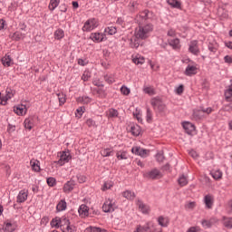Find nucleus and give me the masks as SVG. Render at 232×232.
<instances>
[{"mask_svg": "<svg viewBox=\"0 0 232 232\" xmlns=\"http://www.w3.org/2000/svg\"><path fill=\"white\" fill-rule=\"evenodd\" d=\"M57 157L59 160L54 161V163L58 166H64L72 160V154L68 150L58 152Z\"/></svg>", "mask_w": 232, "mask_h": 232, "instance_id": "f257e3e1", "label": "nucleus"}, {"mask_svg": "<svg viewBox=\"0 0 232 232\" xmlns=\"http://www.w3.org/2000/svg\"><path fill=\"white\" fill-rule=\"evenodd\" d=\"M212 112L213 109L211 107H208L207 109L194 110L192 119H194V121H200L201 119H204L207 115H209V113Z\"/></svg>", "mask_w": 232, "mask_h": 232, "instance_id": "f03ea898", "label": "nucleus"}, {"mask_svg": "<svg viewBox=\"0 0 232 232\" xmlns=\"http://www.w3.org/2000/svg\"><path fill=\"white\" fill-rule=\"evenodd\" d=\"M115 209H117L115 200L113 198H107L102 205V211H104V213H113Z\"/></svg>", "mask_w": 232, "mask_h": 232, "instance_id": "7ed1b4c3", "label": "nucleus"}, {"mask_svg": "<svg viewBox=\"0 0 232 232\" xmlns=\"http://www.w3.org/2000/svg\"><path fill=\"white\" fill-rule=\"evenodd\" d=\"M97 26H99V21L95 18H90L84 23L82 32H92V30H95Z\"/></svg>", "mask_w": 232, "mask_h": 232, "instance_id": "20e7f679", "label": "nucleus"}, {"mask_svg": "<svg viewBox=\"0 0 232 232\" xmlns=\"http://www.w3.org/2000/svg\"><path fill=\"white\" fill-rule=\"evenodd\" d=\"M150 104L156 111L162 113V111H166V104L161 102L159 98H152L150 100Z\"/></svg>", "mask_w": 232, "mask_h": 232, "instance_id": "39448f33", "label": "nucleus"}, {"mask_svg": "<svg viewBox=\"0 0 232 232\" xmlns=\"http://www.w3.org/2000/svg\"><path fill=\"white\" fill-rule=\"evenodd\" d=\"M62 224L63 225H62L61 231H63V232H77V227L70 222V219L68 218H66L65 220L62 221Z\"/></svg>", "mask_w": 232, "mask_h": 232, "instance_id": "423d86ee", "label": "nucleus"}, {"mask_svg": "<svg viewBox=\"0 0 232 232\" xmlns=\"http://www.w3.org/2000/svg\"><path fill=\"white\" fill-rule=\"evenodd\" d=\"M3 229L5 232H14L17 229V224L15 221L7 220L5 222Z\"/></svg>", "mask_w": 232, "mask_h": 232, "instance_id": "0eeeda50", "label": "nucleus"}, {"mask_svg": "<svg viewBox=\"0 0 232 232\" xmlns=\"http://www.w3.org/2000/svg\"><path fill=\"white\" fill-rule=\"evenodd\" d=\"M26 111H28V109L24 104H18L14 107V112L21 117L26 115Z\"/></svg>", "mask_w": 232, "mask_h": 232, "instance_id": "6e6552de", "label": "nucleus"}, {"mask_svg": "<svg viewBox=\"0 0 232 232\" xmlns=\"http://www.w3.org/2000/svg\"><path fill=\"white\" fill-rule=\"evenodd\" d=\"M198 72V67L195 64H188L185 70V75L191 77V75H197Z\"/></svg>", "mask_w": 232, "mask_h": 232, "instance_id": "1a4fd4ad", "label": "nucleus"}, {"mask_svg": "<svg viewBox=\"0 0 232 232\" xmlns=\"http://www.w3.org/2000/svg\"><path fill=\"white\" fill-rule=\"evenodd\" d=\"M66 218H67L66 217L53 218L52 221H51L52 227H56V228L60 227V229H62L63 222L64 220H66Z\"/></svg>", "mask_w": 232, "mask_h": 232, "instance_id": "9d476101", "label": "nucleus"}, {"mask_svg": "<svg viewBox=\"0 0 232 232\" xmlns=\"http://www.w3.org/2000/svg\"><path fill=\"white\" fill-rule=\"evenodd\" d=\"M78 213L82 218H86L88 215H90V208L88 206L82 204L78 208Z\"/></svg>", "mask_w": 232, "mask_h": 232, "instance_id": "9b49d317", "label": "nucleus"}, {"mask_svg": "<svg viewBox=\"0 0 232 232\" xmlns=\"http://www.w3.org/2000/svg\"><path fill=\"white\" fill-rule=\"evenodd\" d=\"M104 37H106V34L101 33H92L91 34L90 39H92L93 43H102V41H104Z\"/></svg>", "mask_w": 232, "mask_h": 232, "instance_id": "f8f14e48", "label": "nucleus"}, {"mask_svg": "<svg viewBox=\"0 0 232 232\" xmlns=\"http://www.w3.org/2000/svg\"><path fill=\"white\" fill-rule=\"evenodd\" d=\"M148 177L152 180H157L159 179H162V172L157 169H154L149 172Z\"/></svg>", "mask_w": 232, "mask_h": 232, "instance_id": "ddd939ff", "label": "nucleus"}, {"mask_svg": "<svg viewBox=\"0 0 232 232\" xmlns=\"http://www.w3.org/2000/svg\"><path fill=\"white\" fill-rule=\"evenodd\" d=\"M204 204L208 209H211L213 208V204L215 202V198L211 194H208L204 197Z\"/></svg>", "mask_w": 232, "mask_h": 232, "instance_id": "4468645a", "label": "nucleus"}, {"mask_svg": "<svg viewBox=\"0 0 232 232\" xmlns=\"http://www.w3.org/2000/svg\"><path fill=\"white\" fill-rule=\"evenodd\" d=\"M75 186H76L75 181H73V180L67 181L63 185V192L71 193V191H73V189H75Z\"/></svg>", "mask_w": 232, "mask_h": 232, "instance_id": "2eb2a0df", "label": "nucleus"}, {"mask_svg": "<svg viewBox=\"0 0 232 232\" xmlns=\"http://www.w3.org/2000/svg\"><path fill=\"white\" fill-rule=\"evenodd\" d=\"M27 198L28 191L21 190L16 198V202H18V204H23V202H26Z\"/></svg>", "mask_w": 232, "mask_h": 232, "instance_id": "dca6fc26", "label": "nucleus"}, {"mask_svg": "<svg viewBox=\"0 0 232 232\" xmlns=\"http://www.w3.org/2000/svg\"><path fill=\"white\" fill-rule=\"evenodd\" d=\"M188 50L190 53H193L194 55H198L200 50H198V44L197 43V41L190 42Z\"/></svg>", "mask_w": 232, "mask_h": 232, "instance_id": "f3484780", "label": "nucleus"}, {"mask_svg": "<svg viewBox=\"0 0 232 232\" xmlns=\"http://www.w3.org/2000/svg\"><path fill=\"white\" fill-rule=\"evenodd\" d=\"M128 131H130V133L134 137H139V135H140V127L139 125L132 124L128 128Z\"/></svg>", "mask_w": 232, "mask_h": 232, "instance_id": "a211bd4d", "label": "nucleus"}, {"mask_svg": "<svg viewBox=\"0 0 232 232\" xmlns=\"http://www.w3.org/2000/svg\"><path fill=\"white\" fill-rule=\"evenodd\" d=\"M183 129L185 130V131H187V133H188V135H191V133L193 131H195V125H193V123L188 122V121H185L182 124Z\"/></svg>", "mask_w": 232, "mask_h": 232, "instance_id": "6ab92c4d", "label": "nucleus"}, {"mask_svg": "<svg viewBox=\"0 0 232 232\" xmlns=\"http://www.w3.org/2000/svg\"><path fill=\"white\" fill-rule=\"evenodd\" d=\"M34 122H35V121H34V117L26 118L24 121L25 130H32V128H34V126H35Z\"/></svg>", "mask_w": 232, "mask_h": 232, "instance_id": "aec40b11", "label": "nucleus"}, {"mask_svg": "<svg viewBox=\"0 0 232 232\" xmlns=\"http://www.w3.org/2000/svg\"><path fill=\"white\" fill-rule=\"evenodd\" d=\"M158 224L161 226V227H168V226H169V218L164 216L159 217Z\"/></svg>", "mask_w": 232, "mask_h": 232, "instance_id": "412c9836", "label": "nucleus"}, {"mask_svg": "<svg viewBox=\"0 0 232 232\" xmlns=\"http://www.w3.org/2000/svg\"><path fill=\"white\" fill-rule=\"evenodd\" d=\"M169 44L173 50H180V40L179 38L169 40Z\"/></svg>", "mask_w": 232, "mask_h": 232, "instance_id": "4be33fe9", "label": "nucleus"}, {"mask_svg": "<svg viewBox=\"0 0 232 232\" xmlns=\"http://www.w3.org/2000/svg\"><path fill=\"white\" fill-rule=\"evenodd\" d=\"M131 152L134 155H139L140 157H146V150L141 149L140 147H133Z\"/></svg>", "mask_w": 232, "mask_h": 232, "instance_id": "5701e85b", "label": "nucleus"}, {"mask_svg": "<svg viewBox=\"0 0 232 232\" xmlns=\"http://www.w3.org/2000/svg\"><path fill=\"white\" fill-rule=\"evenodd\" d=\"M12 97H14V93L10 90H7L6 95L2 97L1 105L6 106V102H8V101H10V99H12Z\"/></svg>", "mask_w": 232, "mask_h": 232, "instance_id": "b1692460", "label": "nucleus"}, {"mask_svg": "<svg viewBox=\"0 0 232 232\" xmlns=\"http://www.w3.org/2000/svg\"><path fill=\"white\" fill-rule=\"evenodd\" d=\"M30 166H31L33 171H36V172L41 171V165H40L39 160H31Z\"/></svg>", "mask_w": 232, "mask_h": 232, "instance_id": "393cba45", "label": "nucleus"}, {"mask_svg": "<svg viewBox=\"0 0 232 232\" xmlns=\"http://www.w3.org/2000/svg\"><path fill=\"white\" fill-rule=\"evenodd\" d=\"M122 197H124V198H127V200H134L135 199V192H133L131 190H125L122 193Z\"/></svg>", "mask_w": 232, "mask_h": 232, "instance_id": "a878e982", "label": "nucleus"}, {"mask_svg": "<svg viewBox=\"0 0 232 232\" xmlns=\"http://www.w3.org/2000/svg\"><path fill=\"white\" fill-rule=\"evenodd\" d=\"M102 157H113V149H102L101 150Z\"/></svg>", "mask_w": 232, "mask_h": 232, "instance_id": "bb28decb", "label": "nucleus"}, {"mask_svg": "<svg viewBox=\"0 0 232 232\" xmlns=\"http://www.w3.org/2000/svg\"><path fill=\"white\" fill-rule=\"evenodd\" d=\"M76 101L79 102V104H90V102H92V98L88 96H82L77 98Z\"/></svg>", "mask_w": 232, "mask_h": 232, "instance_id": "cd10ccee", "label": "nucleus"}, {"mask_svg": "<svg viewBox=\"0 0 232 232\" xmlns=\"http://www.w3.org/2000/svg\"><path fill=\"white\" fill-rule=\"evenodd\" d=\"M59 3H61V0H50L48 8L51 12H53L55 8L59 6Z\"/></svg>", "mask_w": 232, "mask_h": 232, "instance_id": "c85d7f7f", "label": "nucleus"}, {"mask_svg": "<svg viewBox=\"0 0 232 232\" xmlns=\"http://www.w3.org/2000/svg\"><path fill=\"white\" fill-rule=\"evenodd\" d=\"M106 113L109 119H116V117H119V111L115 109H110Z\"/></svg>", "mask_w": 232, "mask_h": 232, "instance_id": "c756f323", "label": "nucleus"}, {"mask_svg": "<svg viewBox=\"0 0 232 232\" xmlns=\"http://www.w3.org/2000/svg\"><path fill=\"white\" fill-rule=\"evenodd\" d=\"M195 208H197V202L195 201H187L185 204V209L188 211H193Z\"/></svg>", "mask_w": 232, "mask_h": 232, "instance_id": "7c9ffc66", "label": "nucleus"}, {"mask_svg": "<svg viewBox=\"0 0 232 232\" xmlns=\"http://www.w3.org/2000/svg\"><path fill=\"white\" fill-rule=\"evenodd\" d=\"M85 232H108L104 228L97 227H89L85 229Z\"/></svg>", "mask_w": 232, "mask_h": 232, "instance_id": "2f4dec72", "label": "nucleus"}, {"mask_svg": "<svg viewBox=\"0 0 232 232\" xmlns=\"http://www.w3.org/2000/svg\"><path fill=\"white\" fill-rule=\"evenodd\" d=\"M60 106H63L66 102V94L63 92H58L57 94Z\"/></svg>", "mask_w": 232, "mask_h": 232, "instance_id": "473e14b6", "label": "nucleus"}, {"mask_svg": "<svg viewBox=\"0 0 232 232\" xmlns=\"http://www.w3.org/2000/svg\"><path fill=\"white\" fill-rule=\"evenodd\" d=\"M144 37H146V30L140 27L136 32V39H144Z\"/></svg>", "mask_w": 232, "mask_h": 232, "instance_id": "72a5a7b5", "label": "nucleus"}, {"mask_svg": "<svg viewBox=\"0 0 232 232\" xmlns=\"http://www.w3.org/2000/svg\"><path fill=\"white\" fill-rule=\"evenodd\" d=\"M2 63L4 66H11L12 64V58L10 55H5L2 58Z\"/></svg>", "mask_w": 232, "mask_h": 232, "instance_id": "f704fd0d", "label": "nucleus"}, {"mask_svg": "<svg viewBox=\"0 0 232 232\" xmlns=\"http://www.w3.org/2000/svg\"><path fill=\"white\" fill-rule=\"evenodd\" d=\"M105 34H107V35H115V34H117V27L115 26H110L105 28L104 30Z\"/></svg>", "mask_w": 232, "mask_h": 232, "instance_id": "c9c22d12", "label": "nucleus"}, {"mask_svg": "<svg viewBox=\"0 0 232 232\" xmlns=\"http://www.w3.org/2000/svg\"><path fill=\"white\" fill-rule=\"evenodd\" d=\"M211 176L215 180H220L222 179V171L220 169L214 170L211 172Z\"/></svg>", "mask_w": 232, "mask_h": 232, "instance_id": "e433bc0d", "label": "nucleus"}, {"mask_svg": "<svg viewBox=\"0 0 232 232\" xmlns=\"http://www.w3.org/2000/svg\"><path fill=\"white\" fill-rule=\"evenodd\" d=\"M116 157H117L118 160H126V159H128L126 151H124V150L118 151L116 153Z\"/></svg>", "mask_w": 232, "mask_h": 232, "instance_id": "4c0bfd02", "label": "nucleus"}, {"mask_svg": "<svg viewBox=\"0 0 232 232\" xmlns=\"http://www.w3.org/2000/svg\"><path fill=\"white\" fill-rule=\"evenodd\" d=\"M11 38L14 41H20V39H24V34L23 33H20V32H15L12 34Z\"/></svg>", "mask_w": 232, "mask_h": 232, "instance_id": "58836bf2", "label": "nucleus"}, {"mask_svg": "<svg viewBox=\"0 0 232 232\" xmlns=\"http://www.w3.org/2000/svg\"><path fill=\"white\" fill-rule=\"evenodd\" d=\"M133 63H134L135 64H144V63H146V59L144 58V56L137 55V56L133 59Z\"/></svg>", "mask_w": 232, "mask_h": 232, "instance_id": "ea45409f", "label": "nucleus"}, {"mask_svg": "<svg viewBox=\"0 0 232 232\" xmlns=\"http://www.w3.org/2000/svg\"><path fill=\"white\" fill-rule=\"evenodd\" d=\"M168 5L172 8H180V3L179 0H167Z\"/></svg>", "mask_w": 232, "mask_h": 232, "instance_id": "a19ab883", "label": "nucleus"}, {"mask_svg": "<svg viewBox=\"0 0 232 232\" xmlns=\"http://www.w3.org/2000/svg\"><path fill=\"white\" fill-rule=\"evenodd\" d=\"M223 224H224L225 227L231 229L232 228V218H224Z\"/></svg>", "mask_w": 232, "mask_h": 232, "instance_id": "79ce46f5", "label": "nucleus"}, {"mask_svg": "<svg viewBox=\"0 0 232 232\" xmlns=\"http://www.w3.org/2000/svg\"><path fill=\"white\" fill-rule=\"evenodd\" d=\"M57 211H64L66 209V201L61 200L56 206Z\"/></svg>", "mask_w": 232, "mask_h": 232, "instance_id": "37998d69", "label": "nucleus"}, {"mask_svg": "<svg viewBox=\"0 0 232 232\" xmlns=\"http://www.w3.org/2000/svg\"><path fill=\"white\" fill-rule=\"evenodd\" d=\"M63 37H64V31H63L62 29H58L54 32L55 39L61 40V39H63Z\"/></svg>", "mask_w": 232, "mask_h": 232, "instance_id": "c03bdc74", "label": "nucleus"}, {"mask_svg": "<svg viewBox=\"0 0 232 232\" xmlns=\"http://www.w3.org/2000/svg\"><path fill=\"white\" fill-rule=\"evenodd\" d=\"M179 186L184 187L188 185V178L186 176L181 175L178 180Z\"/></svg>", "mask_w": 232, "mask_h": 232, "instance_id": "a18cd8bd", "label": "nucleus"}, {"mask_svg": "<svg viewBox=\"0 0 232 232\" xmlns=\"http://www.w3.org/2000/svg\"><path fill=\"white\" fill-rule=\"evenodd\" d=\"M113 188V182L106 181L102 187V191H107V189H111Z\"/></svg>", "mask_w": 232, "mask_h": 232, "instance_id": "49530a36", "label": "nucleus"}, {"mask_svg": "<svg viewBox=\"0 0 232 232\" xmlns=\"http://www.w3.org/2000/svg\"><path fill=\"white\" fill-rule=\"evenodd\" d=\"M137 206L141 213H146V206L140 199L137 200Z\"/></svg>", "mask_w": 232, "mask_h": 232, "instance_id": "de8ad7c7", "label": "nucleus"}, {"mask_svg": "<svg viewBox=\"0 0 232 232\" xmlns=\"http://www.w3.org/2000/svg\"><path fill=\"white\" fill-rule=\"evenodd\" d=\"M86 109L84 107L78 108L75 113L76 117H78V119H81Z\"/></svg>", "mask_w": 232, "mask_h": 232, "instance_id": "09e8293b", "label": "nucleus"}, {"mask_svg": "<svg viewBox=\"0 0 232 232\" xmlns=\"http://www.w3.org/2000/svg\"><path fill=\"white\" fill-rule=\"evenodd\" d=\"M91 77H92V72H90L89 71H84L83 74L82 75V80L86 82V81H89Z\"/></svg>", "mask_w": 232, "mask_h": 232, "instance_id": "8fccbe9b", "label": "nucleus"}, {"mask_svg": "<svg viewBox=\"0 0 232 232\" xmlns=\"http://www.w3.org/2000/svg\"><path fill=\"white\" fill-rule=\"evenodd\" d=\"M156 226H157V225H155L152 221H149V222L147 223L146 229H147V231L151 232V231L154 229V227H155Z\"/></svg>", "mask_w": 232, "mask_h": 232, "instance_id": "3c124183", "label": "nucleus"}, {"mask_svg": "<svg viewBox=\"0 0 232 232\" xmlns=\"http://www.w3.org/2000/svg\"><path fill=\"white\" fill-rule=\"evenodd\" d=\"M226 99H231L232 97V83L231 86L225 92Z\"/></svg>", "mask_w": 232, "mask_h": 232, "instance_id": "603ef678", "label": "nucleus"}, {"mask_svg": "<svg viewBox=\"0 0 232 232\" xmlns=\"http://www.w3.org/2000/svg\"><path fill=\"white\" fill-rule=\"evenodd\" d=\"M47 184L48 186H50L51 188H53V186H55L56 184V180H55V178H48L47 179Z\"/></svg>", "mask_w": 232, "mask_h": 232, "instance_id": "864d4df0", "label": "nucleus"}, {"mask_svg": "<svg viewBox=\"0 0 232 232\" xmlns=\"http://www.w3.org/2000/svg\"><path fill=\"white\" fill-rule=\"evenodd\" d=\"M201 224L206 229H208V227H211L212 226V223L209 220H203Z\"/></svg>", "mask_w": 232, "mask_h": 232, "instance_id": "5fc2aeb1", "label": "nucleus"}, {"mask_svg": "<svg viewBox=\"0 0 232 232\" xmlns=\"http://www.w3.org/2000/svg\"><path fill=\"white\" fill-rule=\"evenodd\" d=\"M121 92L122 95H130V89H128V87H126V86H122L121 88Z\"/></svg>", "mask_w": 232, "mask_h": 232, "instance_id": "6e6d98bb", "label": "nucleus"}, {"mask_svg": "<svg viewBox=\"0 0 232 232\" xmlns=\"http://www.w3.org/2000/svg\"><path fill=\"white\" fill-rule=\"evenodd\" d=\"M105 81L109 84H113V82H115V79L111 76H105Z\"/></svg>", "mask_w": 232, "mask_h": 232, "instance_id": "4d7b16f0", "label": "nucleus"}, {"mask_svg": "<svg viewBox=\"0 0 232 232\" xmlns=\"http://www.w3.org/2000/svg\"><path fill=\"white\" fill-rule=\"evenodd\" d=\"M224 61L225 63H227V64H232V55H226L224 57Z\"/></svg>", "mask_w": 232, "mask_h": 232, "instance_id": "13d9d810", "label": "nucleus"}, {"mask_svg": "<svg viewBox=\"0 0 232 232\" xmlns=\"http://www.w3.org/2000/svg\"><path fill=\"white\" fill-rule=\"evenodd\" d=\"M146 93H148L149 95H155V89H153L152 87H147Z\"/></svg>", "mask_w": 232, "mask_h": 232, "instance_id": "bf43d9fd", "label": "nucleus"}, {"mask_svg": "<svg viewBox=\"0 0 232 232\" xmlns=\"http://www.w3.org/2000/svg\"><path fill=\"white\" fill-rule=\"evenodd\" d=\"M78 182L80 184H84V182H86V176H82V175L78 176Z\"/></svg>", "mask_w": 232, "mask_h": 232, "instance_id": "052dcab7", "label": "nucleus"}, {"mask_svg": "<svg viewBox=\"0 0 232 232\" xmlns=\"http://www.w3.org/2000/svg\"><path fill=\"white\" fill-rule=\"evenodd\" d=\"M184 92V85H179L177 89H176V93H178V95L182 94Z\"/></svg>", "mask_w": 232, "mask_h": 232, "instance_id": "680f3d73", "label": "nucleus"}, {"mask_svg": "<svg viewBox=\"0 0 232 232\" xmlns=\"http://www.w3.org/2000/svg\"><path fill=\"white\" fill-rule=\"evenodd\" d=\"M187 232H200V227H191L188 229Z\"/></svg>", "mask_w": 232, "mask_h": 232, "instance_id": "e2e57ef3", "label": "nucleus"}, {"mask_svg": "<svg viewBox=\"0 0 232 232\" xmlns=\"http://www.w3.org/2000/svg\"><path fill=\"white\" fill-rule=\"evenodd\" d=\"M59 8H60V12L65 13V12H67V10H68V5H66V4H62V5L59 6Z\"/></svg>", "mask_w": 232, "mask_h": 232, "instance_id": "0e129e2a", "label": "nucleus"}, {"mask_svg": "<svg viewBox=\"0 0 232 232\" xmlns=\"http://www.w3.org/2000/svg\"><path fill=\"white\" fill-rule=\"evenodd\" d=\"M150 65L151 70H153L154 72H157V70H159V64L150 62Z\"/></svg>", "mask_w": 232, "mask_h": 232, "instance_id": "69168bd1", "label": "nucleus"}, {"mask_svg": "<svg viewBox=\"0 0 232 232\" xmlns=\"http://www.w3.org/2000/svg\"><path fill=\"white\" fill-rule=\"evenodd\" d=\"M78 64H80V66H86L88 64V61L78 59Z\"/></svg>", "mask_w": 232, "mask_h": 232, "instance_id": "338daca9", "label": "nucleus"}, {"mask_svg": "<svg viewBox=\"0 0 232 232\" xmlns=\"http://www.w3.org/2000/svg\"><path fill=\"white\" fill-rule=\"evenodd\" d=\"M150 232H162V227L156 225L154 228Z\"/></svg>", "mask_w": 232, "mask_h": 232, "instance_id": "774afa93", "label": "nucleus"}]
</instances>
